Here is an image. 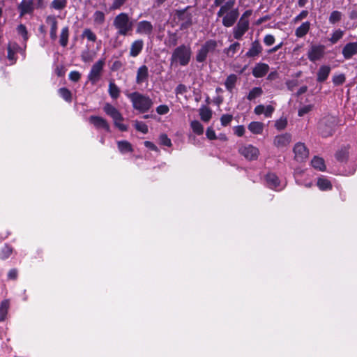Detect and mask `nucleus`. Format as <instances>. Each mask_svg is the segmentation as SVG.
I'll return each instance as SVG.
<instances>
[{
    "mask_svg": "<svg viewBox=\"0 0 357 357\" xmlns=\"http://www.w3.org/2000/svg\"><path fill=\"white\" fill-rule=\"evenodd\" d=\"M319 130L323 137H328L332 135L333 132V126H330L326 130L323 128V123L321 122L319 125Z\"/></svg>",
    "mask_w": 357,
    "mask_h": 357,
    "instance_id": "50",
    "label": "nucleus"
},
{
    "mask_svg": "<svg viewBox=\"0 0 357 357\" xmlns=\"http://www.w3.org/2000/svg\"><path fill=\"white\" fill-rule=\"evenodd\" d=\"M233 119V116L231 114H223L220 117V122L222 126H227L229 125Z\"/></svg>",
    "mask_w": 357,
    "mask_h": 357,
    "instance_id": "54",
    "label": "nucleus"
},
{
    "mask_svg": "<svg viewBox=\"0 0 357 357\" xmlns=\"http://www.w3.org/2000/svg\"><path fill=\"white\" fill-rule=\"evenodd\" d=\"M176 15L182 28H185L191 24L192 15L187 9L177 10Z\"/></svg>",
    "mask_w": 357,
    "mask_h": 357,
    "instance_id": "13",
    "label": "nucleus"
},
{
    "mask_svg": "<svg viewBox=\"0 0 357 357\" xmlns=\"http://www.w3.org/2000/svg\"><path fill=\"white\" fill-rule=\"evenodd\" d=\"M17 29L18 33L22 35L25 40H27V31L25 26H24L23 24H20L17 26Z\"/></svg>",
    "mask_w": 357,
    "mask_h": 357,
    "instance_id": "61",
    "label": "nucleus"
},
{
    "mask_svg": "<svg viewBox=\"0 0 357 357\" xmlns=\"http://www.w3.org/2000/svg\"><path fill=\"white\" fill-rule=\"evenodd\" d=\"M312 105H304L298 109V116H303L305 114H307L310 111L312 110Z\"/></svg>",
    "mask_w": 357,
    "mask_h": 357,
    "instance_id": "59",
    "label": "nucleus"
},
{
    "mask_svg": "<svg viewBox=\"0 0 357 357\" xmlns=\"http://www.w3.org/2000/svg\"><path fill=\"white\" fill-rule=\"evenodd\" d=\"M190 127L192 131L198 135H202L204 132V127L198 121H192L190 123Z\"/></svg>",
    "mask_w": 357,
    "mask_h": 357,
    "instance_id": "40",
    "label": "nucleus"
},
{
    "mask_svg": "<svg viewBox=\"0 0 357 357\" xmlns=\"http://www.w3.org/2000/svg\"><path fill=\"white\" fill-rule=\"evenodd\" d=\"M266 181L268 187L275 190L280 191L284 187V185L280 183L278 177L275 174H268L266 177Z\"/></svg>",
    "mask_w": 357,
    "mask_h": 357,
    "instance_id": "12",
    "label": "nucleus"
},
{
    "mask_svg": "<svg viewBox=\"0 0 357 357\" xmlns=\"http://www.w3.org/2000/svg\"><path fill=\"white\" fill-rule=\"evenodd\" d=\"M245 132V128L243 126H237L234 128V132L238 137H242Z\"/></svg>",
    "mask_w": 357,
    "mask_h": 357,
    "instance_id": "58",
    "label": "nucleus"
},
{
    "mask_svg": "<svg viewBox=\"0 0 357 357\" xmlns=\"http://www.w3.org/2000/svg\"><path fill=\"white\" fill-rule=\"evenodd\" d=\"M153 25L150 22L143 20L138 22L136 33L141 35H151L153 32Z\"/></svg>",
    "mask_w": 357,
    "mask_h": 357,
    "instance_id": "17",
    "label": "nucleus"
},
{
    "mask_svg": "<svg viewBox=\"0 0 357 357\" xmlns=\"http://www.w3.org/2000/svg\"><path fill=\"white\" fill-rule=\"evenodd\" d=\"M324 50L323 45H313L307 52V58L312 62L320 60L324 55Z\"/></svg>",
    "mask_w": 357,
    "mask_h": 357,
    "instance_id": "7",
    "label": "nucleus"
},
{
    "mask_svg": "<svg viewBox=\"0 0 357 357\" xmlns=\"http://www.w3.org/2000/svg\"><path fill=\"white\" fill-rule=\"evenodd\" d=\"M274 110L275 108L271 105H259L255 107L254 112L257 115L264 114L266 117H271Z\"/></svg>",
    "mask_w": 357,
    "mask_h": 357,
    "instance_id": "21",
    "label": "nucleus"
},
{
    "mask_svg": "<svg viewBox=\"0 0 357 357\" xmlns=\"http://www.w3.org/2000/svg\"><path fill=\"white\" fill-rule=\"evenodd\" d=\"M149 76V72L148 67L146 65L139 66L137 70L136 83L137 84H142L148 82Z\"/></svg>",
    "mask_w": 357,
    "mask_h": 357,
    "instance_id": "14",
    "label": "nucleus"
},
{
    "mask_svg": "<svg viewBox=\"0 0 357 357\" xmlns=\"http://www.w3.org/2000/svg\"><path fill=\"white\" fill-rule=\"evenodd\" d=\"M46 23L50 26V31H57L58 22L55 16H47L46 18Z\"/></svg>",
    "mask_w": 357,
    "mask_h": 357,
    "instance_id": "46",
    "label": "nucleus"
},
{
    "mask_svg": "<svg viewBox=\"0 0 357 357\" xmlns=\"http://www.w3.org/2000/svg\"><path fill=\"white\" fill-rule=\"evenodd\" d=\"M310 23L309 22H303L298 26L295 31V34L298 38H302L305 36L310 30Z\"/></svg>",
    "mask_w": 357,
    "mask_h": 357,
    "instance_id": "30",
    "label": "nucleus"
},
{
    "mask_svg": "<svg viewBox=\"0 0 357 357\" xmlns=\"http://www.w3.org/2000/svg\"><path fill=\"white\" fill-rule=\"evenodd\" d=\"M199 115L203 121L208 122L212 116V112L208 107L203 106L199 109Z\"/></svg>",
    "mask_w": 357,
    "mask_h": 357,
    "instance_id": "34",
    "label": "nucleus"
},
{
    "mask_svg": "<svg viewBox=\"0 0 357 357\" xmlns=\"http://www.w3.org/2000/svg\"><path fill=\"white\" fill-rule=\"evenodd\" d=\"M236 81L237 76L234 74H231L227 77L225 82V86L229 92H231L234 89Z\"/></svg>",
    "mask_w": 357,
    "mask_h": 357,
    "instance_id": "32",
    "label": "nucleus"
},
{
    "mask_svg": "<svg viewBox=\"0 0 357 357\" xmlns=\"http://www.w3.org/2000/svg\"><path fill=\"white\" fill-rule=\"evenodd\" d=\"M191 56L192 50L189 45H181L177 47L172 52L170 59L171 66H187L190 61Z\"/></svg>",
    "mask_w": 357,
    "mask_h": 357,
    "instance_id": "1",
    "label": "nucleus"
},
{
    "mask_svg": "<svg viewBox=\"0 0 357 357\" xmlns=\"http://www.w3.org/2000/svg\"><path fill=\"white\" fill-rule=\"evenodd\" d=\"M206 135L208 139L213 140L216 139V135L212 128H208L206 132Z\"/></svg>",
    "mask_w": 357,
    "mask_h": 357,
    "instance_id": "64",
    "label": "nucleus"
},
{
    "mask_svg": "<svg viewBox=\"0 0 357 357\" xmlns=\"http://www.w3.org/2000/svg\"><path fill=\"white\" fill-rule=\"evenodd\" d=\"M12 253V249L9 246H4L0 252V258L5 259L8 258Z\"/></svg>",
    "mask_w": 357,
    "mask_h": 357,
    "instance_id": "52",
    "label": "nucleus"
},
{
    "mask_svg": "<svg viewBox=\"0 0 357 357\" xmlns=\"http://www.w3.org/2000/svg\"><path fill=\"white\" fill-rule=\"evenodd\" d=\"M135 128L144 133V134H146L148 132V126H146V124L144 122H142V121H135Z\"/></svg>",
    "mask_w": 357,
    "mask_h": 357,
    "instance_id": "49",
    "label": "nucleus"
},
{
    "mask_svg": "<svg viewBox=\"0 0 357 357\" xmlns=\"http://www.w3.org/2000/svg\"><path fill=\"white\" fill-rule=\"evenodd\" d=\"M342 14L341 12L337 11V10H334L331 13V15L329 16V19H328L329 22L331 24H334L338 22H340L342 19Z\"/></svg>",
    "mask_w": 357,
    "mask_h": 357,
    "instance_id": "44",
    "label": "nucleus"
},
{
    "mask_svg": "<svg viewBox=\"0 0 357 357\" xmlns=\"http://www.w3.org/2000/svg\"><path fill=\"white\" fill-rule=\"evenodd\" d=\"M93 17L94 22L98 24H102L105 21V14L102 11H96L93 15Z\"/></svg>",
    "mask_w": 357,
    "mask_h": 357,
    "instance_id": "48",
    "label": "nucleus"
},
{
    "mask_svg": "<svg viewBox=\"0 0 357 357\" xmlns=\"http://www.w3.org/2000/svg\"><path fill=\"white\" fill-rule=\"evenodd\" d=\"M291 141V135L284 133L277 135L273 140L274 145L278 148H282L288 146Z\"/></svg>",
    "mask_w": 357,
    "mask_h": 357,
    "instance_id": "18",
    "label": "nucleus"
},
{
    "mask_svg": "<svg viewBox=\"0 0 357 357\" xmlns=\"http://www.w3.org/2000/svg\"><path fill=\"white\" fill-rule=\"evenodd\" d=\"M225 14L222 18V24L226 27H230L233 26L238 17V11L237 9H232Z\"/></svg>",
    "mask_w": 357,
    "mask_h": 357,
    "instance_id": "15",
    "label": "nucleus"
},
{
    "mask_svg": "<svg viewBox=\"0 0 357 357\" xmlns=\"http://www.w3.org/2000/svg\"><path fill=\"white\" fill-rule=\"evenodd\" d=\"M108 92L112 98L116 99L119 96L120 90L113 82H110Z\"/></svg>",
    "mask_w": 357,
    "mask_h": 357,
    "instance_id": "38",
    "label": "nucleus"
},
{
    "mask_svg": "<svg viewBox=\"0 0 357 357\" xmlns=\"http://www.w3.org/2000/svg\"><path fill=\"white\" fill-rule=\"evenodd\" d=\"M59 96L67 102H70L72 99L71 92L66 88L59 89Z\"/></svg>",
    "mask_w": 357,
    "mask_h": 357,
    "instance_id": "45",
    "label": "nucleus"
},
{
    "mask_svg": "<svg viewBox=\"0 0 357 357\" xmlns=\"http://www.w3.org/2000/svg\"><path fill=\"white\" fill-rule=\"evenodd\" d=\"M114 26L119 35L127 36L132 30V22L127 13H121L114 20Z\"/></svg>",
    "mask_w": 357,
    "mask_h": 357,
    "instance_id": "3",
    "label": "nucleus"
},
{
    "mask_svg": "<svg viewBox=\"0 0 357 357\" xmlns=\"http://www.w3.org/2000/svg\"><path fill=\"white\" fill-rule=\"evenodd\" d=\"M117 145L121 153L132 152L133 151L131 144L127 141H119Z\"/></svg>",
    "mask_w": 357,
    "mask_h": 357,
    "instance_id": "35",
    "label": "nucleus"
},
{
    "mask_svg": "<svg viewBox=\"0 0 357 357\" xmlns=\"http://www.w3.org/2000/svg\"><path fill=\"white\" fill-rule=\"evenodd\" d=\"M144 47V42L142 40H135L130 46V56L132 57L137 56L142 52Z\"/></svg>",
    "mask_w": 357,
    "mask_h": 357,
    "instance_id": "25",
    "label": "nucleus"
},
{
    "mask_svg": "<svg viewBox=\"0 0 357 357\" xmlns=\"http://www.w3.org/2000/svg\"><path fill=\"white\" fill-rule=\"evenodd\" d=\"M287 124V120L286 118H280L278 120L276 121L275 126V128L280 130H283L286 128Z\"/></svg>",
    "mask_w": 357,
    "mask_h": 357,
    "instance_id": "53",
    "label": "nucleus"
},
{
    "mask_svg": "<svg viewBox=\"0 0 357 357\" xmlns=\"http://www.w3.org/2000/svg\"><path fill=\"white\" fill-rule=\"evenodd\" d=\"M80 77L81 75L78 71H71L69 74V79L73 82H77Z\"/></svg>",
    "mask_w": 357,
    "mask_h": 357,
    "instance_id": "63",
    "label": "nucleus"
},
{
    "mask_svg": "<svg viewBox=\"0 0 357 357\" xmlns=\"http://www.w3.org/2000/svg\"><path fill=\"white\" fill-rule=\"evenodd\" d=\"M295 158L298 161H303L308 157L309 152L304 144L298 142L294 147Z\"/></svg>",
    "mask_w": 357,
    "mask_h": 357,
    "instance_id": "11",
    "label": "nucleus"
},
{
    "mask_svg": "<svg viewBox=\"0 0 357 357\" xmlns=\"http://www.w3.org/2000/svg\"><path fill=\"white\" fill-rule=\"evenodd\" d=\"M305 174L302 172L296 171L294 173V177L296 183L298 185H303L305 188H310L313 185V181L312 180L304 178Z\"/></svg>",
    "mask_w": 357,
    "mask_h": 357,
    "instance_id": "20",
    "label": "nucleus"
},
{
    "mask_svg": "<svg viewBox=\"0 0 357 357\" xmlns=\"http://www.w3.org/2000/svg\"><path fill=\"white\" fill-rule=\"evenodd\" d=\"M239 153L249 160L257 159L259 155V149L251 144L241 146L239 149Z\"/></svg>",
    "mask_w": 357,
    "mask_h": 357,
    "instance_id": "8",
    "label": "nucleus"
},
{
    "mask_svg": "<svg viewBox=\"0 0 357 357\" xmlns=\"http://www.w3.org/2000/svg\"><path fill=\"white\" fill-rule=\"evenodd\" d=\"M269 70L268 64L264 63H257L252 70V75L254 77L259 78L264 77Z\"/></svg>",
    "mask_w": 357,
    "mask_h": 357,
    "instance_id": "22",
    "label": "nucleus"
},
{
    "mask_svg": "<svg viewBox=\"0 0 357 357\" xmlns=\"http://www.w3.org/2000/svg\"><path fill=\"white\" fill-rule=\"evenodd\" d=\"M331 68L329 66H321L317 71V80L318 82H323L327 79L331 73Z\"/></svg>",
    "mask_w": 357,
    "mask_h": 357,
    "instance_id": "23",
    "label": "nucleus"
},
{
    "mask_svg": "<svg viewBox=\"0 0 357 357\" xmlns=\"http://www.w3.org/2000/svg\"><path fill=\"white\" fill-rule=\"evenodd\" d=\"M263 93V90L261 87L253 88L248 93L247 98L249 100H253L261 96Z\"/></svg>",
    "mask_w": 357,
    "mask_h": 357,
    "instance_id": "39",
    "label": "nucleus"
},
{
    "mask_svg": "<svg viewBox=\"0 0 357 357\" xmlns=\"http://www.w3.org/2000/svg\"><path fill=\"white\" fill-rule=\"evenodd\" d=\"M349 156V151L346 147L340 149L335 154L336 159L340 162L347 160Z\"/></svg>",
    "mask_w": 357,
    "mask_h": 357,
    "instance_id": "42",
    "label": "nucleus"
},
{
    "mask_svg": "<svg viewBox=\"0 0 357 357\" xmlns=\"http://www.w3.org/2000/svg\"><path fill=\"white\" fill-rule=\"evenodd\" d=\"M10 307V301L3 300L0 303V322L5 321Z\"/></svg>",
    "mask_w": 357,
    "mask_h": 357,
    "instance_id": "28",
    "label": "nucleus"
},
{
    "mask_svg": "<svg viewBox=\"0 0 357 357\" xmlns=\"http://www.w3.org/2000/svg\"><path fill=\"white\" fill-rule=\"evenodd\" d=\"M248 130L253 134H261L264 130V124L259 121H252L249 123Z\"/></svg>",
    "mask_w": 357,
    "mask_h": 357,
    "instance_id": "29",
    "label": "nucleus"
},
{
    "mask_svg": "<svg viewBox=\"0 0 357 357\" xmlns=\"http://www.w3.org/2000/svg\"><path fill=\"white\" fill-rule=\"evenodd\" d=\"M344 34V31L341 29H336L332 33L329 41L332 44H335L336 43H337L338 40H340L343 37Z\"/></svg>",
    "mask_w": 357,
    "mask_h": 357,
    "instance_id": "41",
    "label": "nucleus"
},
{
    "mask_svg": "<svg viewBox=\"0 0 357 357\" xmlns=\"http://www.w3.org/2000/svg\"><path fill=\"white\" fill-rule=\"evenodd\" d=\"M128 97L132 102L133 108L139 112L144 113L149 111L153 105V101L149 97L138 92L129 93Z\"/></svg>",
    "mask_w": 357,
    "mask_h": 357,
    "instance_id": "2",
    "label": "nucleus"
},
{
    "mask_svg": "<svg viewBox=\"0 0 357 357\" xmlns=\"http://www.w3.org/2000/svg\"><path fill=\"white\" fill-rule=\"evenodd\" d=\"M249 29V21L240 19L236 26L233 29L234 38L239 40L247 32Z\"/></svg>",
    "mask_w": 357,
    "mask_h": 357,
    "instance_id": "9",
    "label": "nucleus"
},
{
    "mask_svg": "<svg viewBox=\"0 0 357 357\" xmlns=\"http://www.w3.org/2000/svg\"><path fill=\"white\" fill-rule=\"evenodd\" d=\"M311 165L313 168L319 171L324 172L326 170V165L323 158L319 157H314L311 161Z\"/></svg>",
    "mask_w": 357,
    "mask_h": 357,
    "instance_id": "31",
    "label": "nucleus"
},
{
    "mask_svg": "<svg viewBox=\"0 0 357 357\" xmlns=\"http://www.w3.org/2000/svg\"><path fill=\"white\" fill-rule=\"evenodd\" d=\"M169 111V107L166 105H160L156 108L157 113L160 115L166 114Z\"/></svg>",
    "mask_w": 357,
    "mask_h": 357,
    "instance_id": "56",
    "label": "nucleus"
},
{
    "mask_svg": "<svg viewBox=\"0 0 357 357\" xmlns=\"http://www.w3.org/2000/svg\"><path fill=\"white\" fill-rule=\"evenodd\" d=\"M177 43V36L176 34H170L166 44L169 46H174Z\"/></svg>",
    "mask_w": 357,
    "mask_h": 357,
    "instance_id": "60",
    "label": "nucleus"
},
{
    "mask_svg": "<svg viewBox=\"0 0 357 357\" xmlns=\"http://www.w3.org/2000/svg\"><path fill=\"white\" fill-rule=\"evenodd\" d=\"M217 42L214 40H208L203 44L201 48L197 51L196 60L197 62H204L209 53L213 52L217 47Z\"/></svg>",
    "mask_w": 357,
    "mask_h": 357,
    "instance_id": "5",
    "label": "nucleus"
},
{
    "mask_svg": "<svg viewBox=\"0 0 357 357\" xmlns=\"http://www.w3.org/2000/svg\"><path fill=\"white\" fill-rule=\"evenodd\" d=\"M67 5V0H53L50 4V7L55 10H62Z\"/></svg>",
    "mask_w": 357,
    "mask_h": 357,
    "instance_id": "43",
    "label": "nucleus"
},
{
    "mask_svg": "<svg viewBox=\"0 0 357 357\" xmlns=\"http://www.w3.org/2000/svg\"><path fill=\"white\" fill-rule=\"evenodd\" d=\"M239 48L240 43L238 42H235L230 45L229 47L226 48L225 50V52L228 56L232 57L237 52Z\"/></svg>",
    "mask_w": 357,
    "mask_h": 357,
    "instance_id": "37",
    "label": "nucleus"
},
{
    "mask_svg": "<svg viewBox=\"0 0 357 357\" xmlns=\"http://www.w3.org/2000/svg\"><path fill=\"white\" fill-rule=\"evenodd\" d=\"M345 82V76L344 74L335 75L333 77V82L335 85L342 84Z\"/></svg>",
    "mask_w": 357,
    "mask_h": 357,
    "instance_id": "51",
    "label": "nucleus"
},
{
    "mask_svg": "<svg viewBox=\"0 0 357 357\" xmlns=\"http://www.w3.org/2000/svg\"><path fill=\"white\" fill-rule=\"evenodd\" d=\"M344 58L347 60L352 58L357 54V42H352L346 44L342 51Z\"/></svg>",
    "mask_w": 357,
    "mask_h": 357,
    "instance_id": "16",
    "label": "nucleus"
},
{
    "mask_svg": "<svg viewBox=\"0 0 357 357\" xmlns=\"http://www.w3.org/2000/svg\"><path fill=\"white\" fill-rule=\"evenodd\" d=\"M126 1L127 0H113L110 10H114L119 9Z\"/></svg>",
    "mask_w": 357,
    "mask_h": 357,
    "instance_id": "55",
    "label": "nucleus"
},
{
    "mask_svg": "<svg viewBox=\"0 0 357 357\" xmlns=\"http://www.w3.org/2000/svg\"><path fill=\"white\" fill-rule=\"evenodd\" d=\"M234 5V0H229L224 5H222L217 15L218 17H221L225 13L229 12V10L233 8Z\"/></svg>",
    "mask_w": 357,
    "mask_h": 357,
    "instance_id": "36",
    "label": "nucleus"
},
{
    "mask_svg": "<svg viewBox=\"0 0 357 357\" xmlns=\"http://www.w3.org/2000/svg\"><path fill=\"white\" fill-rule=\"evenodd\" d=\"M20 50L19 45L16 43H9L8 45V55L7 58L10 64H13L16 61L15 54Z\"/></svg>",
    "mask_w": 357,
    "mask_h": 357,
    "instance_id": "24",
    "label": "nucleus"
},
{
    "mask_svg": "<svg viewBox=\"0 0 357 357\" xmlns=\"http://www.w3.org/2000/svg\"><path fill=\"white\" fill-rule=\"evenodd\" d=\"M82 37L86 38L88 40L95 42L96 40V34L89 29H85L82 33Z\"/></svg>",
    "mask_w": 357,
    "mask_h": 357,
    "instance_id": "47",
    "label": "nucleus"
},
{
    "mask_svg": "<svg viewBox=\"0 0 357 357\" xmlns=\"http://www.w3.org/2000/svg\"><path fill=\"white\" fill-rule=\"evenodd\" d=\"M160 141L161 144L167 146H172V142L171 139L165 134H162L160 137Z\"/></svg>",
    "mask_w": 357,
    "mask_h": 357,
    "instance_id": "57",
    "label": "nucleus"
},
{
    "mask_svg": "<svg viewBox=\"0 0 357 357\" xmlns=\"http://www.w3.org/2000/svg\"><path fill=\"white\" fill-rule=\"evenodd\" d=\"M105 113L110 116L114 122V125L121 131H126L128 126L123 123V117L121 112L113 105L106 103L103 107Z\"/></svg>",
    "mask_w": 357,
    "mask_h": 357,
    "instance_id": "4",
    "label": "nucleus"
},
{
    "mask_svg": "<svg viewBox=\"0 0 357 357\" xmlns=\"http://www.w3.org/2000/svg\"><path fill=\"white\" fill-rule=\"evenodd\" d=\"M89 122L97 129H104L107 132L110 131V127L106 119L99 116H91Z\"/></svg>",
    "mask_w": 357,
    "mask_h": 357,
    "instance_id": "10",
    "label": "nucleus"
},
{
    "mask_svg": "<svg viewBox=\"0 0 357 357\" xmlns=\"http://www.w3.org/2000/svg\"><path fill=\"white\" fill-rule=\"evenodd\" d=\"M275 42V38L273 35H271V34H268V35H266L264 38V43H265L266 45L267 46H270L271 45H273Z\"/></svg>",
    "mask_w": 357,
    "mask_h": 357,
    "instance_id": "62",
    "label": "nucleus"
},
{
    "mask_svg": "<svg viewBox=\"0 0 357 357\" xmlns=\"http://www.w3.org/2000/svg\"><path fill=\"white\" fill-rule=\"evenodd\" d=\"M317 185L321 191H328L332 189V183L326 176H321L317 178Z\"/></svg>",
    "mask_w": 357,
    "mask_h": 357,
    "instance_id": "26",
    "label": "nucleus"
},
{
    "mask_svg": "<svg viewBox=\"0 0 357 357\" xmlns=\"http://www.w3.org/2000/svg\"><path fill=\"white\" fill-rule=\"evenodd\" d=\"M261 50H262L261 45L257 40H255L252 43L250 48L246 53V56L248 57L256 56L259 53H261Z\"/></svg>",
    "mask_w": 357,
    "mask_h": 357,
    "instance_id": "27",
    "label": "nucleus"
},
{
    "mask_svg": "<svg viewBox=\"0 0 357 357\" xmlns=\"http://www.w3.org/2000/svg\"><path fill=\"white\" fill-rule=\"evenodd\" d=\"M105 64L104 60H98L93 66L88 75V80L93 84L97 83L101 76V73Z\"/></svg>",
    "mask_w": 357,
    "mask_h": 357,
    "instance_id": "6",
    "label": "nucleus"
},
{
    "mask_svg": "<svg viewBox=\"0 0 357 357\" xmlns=\"http://www.w3.org/2000/svg\"><path fill=\"white\" fill-rule=\"evenodd\" d=\"M20 15L31 13L34 9V3L33 0H23L18 6Z\"/></svg>",
    "mask_w": 357,
    "mask_h": 357,
    "instance_id": "19",
    "label": "nucleus"
},
{
    "mask_svg": "<svg viewBox=\"0 0 357 357\" xmlns=\"http://www.w3.org/2000/svg\"><path fill=\"white\" fill-rule=\"evenodd\" d=\"M69 38V29L68 26H65L61 29L60 37H59V43L62 47H66L68 43Z\"/></svg>",
    "mask_w": 357,
    "mask_h": 357,
    "instance_id": "33",
    "label": "nucleus"
}]
</instances>
